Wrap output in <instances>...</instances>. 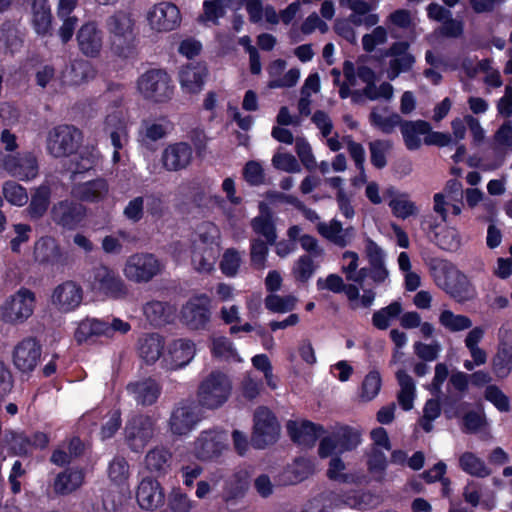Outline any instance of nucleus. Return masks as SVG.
<instances>
[{
    "mask_svg": "<svg viewBox=\"0 0 512 512\" xmlns=\"http://www.w3.org/2000/svg\"><path fill=\"white\" fill-rule=\"evenodd\" d=\"M221 232L211 222L199 225L191 238V265L199 273L214 270L221 255Z\"/></svg>",
    "mask_w": 512,
    "mask_h": 512,
    "instance_id": "nucleus-1",
    "label": "nucleus"
},
{
    "mask_svg": "<svg viewBox=\"0 0 512 512\" xmlns=\"http://www.w3.org/2000/svg\"><path fill=\"white\" fill-rule=\"evenodd\" d=\"M436 285L459 303L475 297V289L468 277L448 262H439L433 267Z\"/></svg>",
    "mask_w": 512,
    "mask_h": 512,
    "instance_id": "nucleus-2",
    "label": "nucleus"
},
{
    "mask_svg": "<svg viewBox=\"0 0 512 512\" xmlns=\"http://www.w3.org/2000/svg\"><path fill=\"white\" fill-rule=\"evenodd\" d=\"M136 90L143 99L153 103H166L174 93L170 76L161 69L141 74L136 81Z\"/></svg>",
    "mask_w": 512,
    "mask_h": 512,
    "instance_id": "nucleus-3",
    "label": "nucleus"
},
{
    "mask_svg": "<svg viewBox=\"0 0 512 512\" xmlns=\"http://www.w3.org/2000/svg\"><path fill=\"white\" fill-rule=\"evenodd\" d=\"M36 294L21 287L0 305V320L10 325H18L27 321L34 313Z\"/></svg>",
    "mask_w": 512,
    "mask_h": 512,
    "instance_id": "nucleus-4",
    "label": "nucleus"
},
{
    "mask_svg": "<svg viewBox=\"0 0 512 512\" xmlns=\"http://www.w3.org/2000/svg\"><path fill=\"white\" fill-rule=\"evenodd\" d=\"M318 290H328L333 293H344L352 310L370 308L375 300L376 293L372 289H363L360 295V287L355 283L345 284L338 274H329L326 278H319L316 282Z\"/></svg>",
    "mask_w": 512,
    "mask_h": 512,
    "instance_id": "nucleus-5",
    "label": "nucleus"
},
{
    "mask_svg": "<svg viewBox=\"0 0 512 512\" xmlns=\"http://www.w3.org/2000/svg\"><path fill=\"white\" fill-rule=\"evenodd\" d=\"M280 436V424L273 412L259 406L253 414L251 444L256 449H265L275 444Z\"/></svg>",
    "mask_w": 512,
    "mask_h": 512,
    "instance_id": "nucleus-6",
    "label": "nucleus"
},
{
    "mask_svg": "<svg viewBox=\"0 0 512 512\" xmlns=\"http://www.w3.org/2000/svg\"><path fill=\"white\" fill-rule=\"evenodd\" d=\"M163 268V263L155 255L135 253L126 259L122 272L129 281L146 283L159 275Z\"/></svg>",
    "mask_w": 512,
    "mask_h": 512,
    "instance_id": "nucleus-7",
    "label": "nucleus"
},
{
    "mask_svg": "<svg viewBox=\"0 0 512 512\" xmlns=\"http://www.w3.org/2000/svg\"><path fill=\"white\" fill-rule=\"evenodd\" d=\"M82 141V133L71 125H58L49 130L46 137L47 152L53 157H65L74 153Z\"/></svg>",
    "mask_w": 512,
    "mask_h": 512,
    "instance_id": "nucleus-8",
    "label": "nucleus"
},
{
    "mask_svg": "<svg viewBox=\"0 0 512 512\" xmlns=\"http://www.w3.org/2000/svg\"><path fill=\"white\" fill-rule=\"evenodd\" d=\"M155 425V420L148 415L134 414L129 417L124 428L129 448L134 452L142 451L155 436Z\"/></svg>",
    "mask_w": 512,
    "mask_h": 512,
    "instance_id": "nucleus-9",
    "label": "nucleus"
},
{
    "mask_svg": "<svg viewBox=\"0 0 512 512\" xmlns=\"http://www.w3.org/2000/svg\"><path fill=\"white\" fill-rule=\"evenodd\" d=\"M130 329V324L119 318H113L110 323L98 319H85L78 324L74 336L78 343H82L93 336L110 338L117 333L125 334Z\"/></svg>",
    "mask_w": 512,
    "mask_h": 512,
    "instance_id": "nucleus-10",
    "label": "nucleus"
},
{
    "mask_svg": "<svg viewBox=\"0 0 512 512\" xmlns=\"http://www.w3.org/2000/svg\"><path fill=\"white\" fill-rule=\"evenodd\" d=\"M1 166L11 177L26 182L35 179L39 171L37 158L32 152L4 154Z\"/></svg>",
    "mask_w": 512,
    "mask_h": 512,
    "instance_id": "nucleus-11",
    "label": "nucleus"
},
{
    "mask_svg": "<svg viewBox=\"0 0 512 512\" xmlns=\"http://www.w3.org/2000/svg\"><path fill=\"white\" fill-rule=\"evenodd\" d=\"M361 443V434L351 428H341L330 436L324 437L319 445L318 453L321 458L333 454H341L354 450Z\"/></svg>",
    "mask_w": 512,
    "mask_h": 512,
    "instance_id": "nucleus-12",
    "label": "nucleus"
},
{
    "mask_svg": "<svg viewBox=\"0 0 512 512\" xmlns=\"http://www.w3.org/2000/svg\"><path fill=\"white\" fill-rule=\"evenodd\" d=\"M146 19L153 31L169 32L180 25L181 14L175 4L160 2L148 10Z\"/></svg>",
    "mask_w": 512,
    "mask_h": 512,
    "instance_id": "nucleus-13",
    "label": "nucleus"
},
{
    "mask_svg": "<svg viewBox=\"0 0 512 512\" xmlns=\"http://www.w3.org/2000/svg\"><path fill=\"white\" fill-rule=\"evenodd\" d=\"M197 397L202 407L219 408L224 402V373L216 370L207 375L199 385Z\"/></svg>",
    "mask_w": 512,
    "mask_h": 512,
    "instance_id": "nucleus-14",
    "label": "nucleus"
},
{
    "mask_svg": "<svg viewBox=\"0 0 512 512\" xmlns=\"http://www.w3.org/2000/svg\"><path fill=\"white\" fill-rule=\"evenodd\" d=\"M410 45L406 41H397L385 50L383 57L390 58L386 70L387 78L395 80L401 73L410 71L415 64V57L409 51Z\"/></svg>",
    "mask_w": 512,
    "mask_h": 512,
    "instance_id": "nucleus-15",
    "label": "nucleus"
},
{
    "mask_svg": "<svg viewBox=\"0 0 512 512\" xmlns=\"http://www.w3.org/2000/svg\"><path fill=\"white\" fill-rule=\"evenodd\" d=\"M196 353L195 344L188 339H176L165 348L161 365L167 370H178L187 366Z\"/></svg>",
    "mask_w": 512,
    "mask_h": 512,
    "instance_id": "nucleus-16",
    "label": "nucleus"
},
{
    "mask_svg": "<svg viewBox=\"0 0 512 512\" xmlns=\"http://www.w3.org/2000/svg\"><path fill=\"white\" fill-rule=\"evenodd\" d=\"M82 299V288L74 281H65L53 289L50 304L60 313H69L80 306Z\"/></svg>",
    "mask_w": 512,
    "mask_h": 512,
    "instance_id": "nucleus-17",
    "label": "nucleus"
},
{
    "mask_svg": "<svg viewBox=\"0 0 512 512\" xmlns=\"http://www.w3.org/2000/svg\"><path fill=\"white\" fill-rule=\"evenodd\" d=\"M90 287L97 293L113 298H120L126 293L122 279L106 266H99L93 270Z\"/></svg>",
    "mask_w": 512,
    "mask_h": 512,
    "instance_id": "nucleus-18",
    "label": "nucleus"
},
{
    "mask_svg": "<svg viewBox=\"0 0 512 512\" xmlns=\"http://www.w3.org/2000/svg\"><path fill=\"white\" fill-rule=\"evenodd\" d=\"M210 316V300L206 296L191 298L183 305L180 312L181 322L194 330L204 328L209 322Z\"/></svg>",
    "mask_w": 512,
    "mask_h": 512,
    "instance_id": "nucleus-19",
    "label": "nucleus"
},
{
    "mask_svg": "<svg viewBox=\"0 0 512 512\" xmlns=\"http://www.w3.org/2000/svg\"><path fill=\"white\" fill-rule=\"evenodd\" d=\"M200 420L198 406L192 402H182L173 409L169 427L173 434L182 436L190 433Z\"/></svg>",
    "mask_w": 512,
    "mask_h": 512,
    "instance_id": "nucleus-20",
    "label": "nucleus"
},
{
    "mask_svg": "<svg viewBox=\"0 0 512 512\" xmlns=\"http://www.w3.org/2000/svg\"><path fill=\"white\" fill-rule=\"evenodd\" d=\"M193 154V149L187 142L170 143L162 151L161 163L165 170L178 172L190 166Z\"/></svg>",
    "mask_w": 512,
    "mask_h": 512,
    "instance_id": "nucleus-21",
    "label": "nucleus"
},
{
    "mask_svg": "<svg viewBox=\"0 0 512 512\" xmlns=\"http://www.w3.org/2000/svg\"><path fill=\"white\" fill-rule=\"evenodd\" d=\"M86 216V208L80 204L70 200H63L51 209V218L63 228L73 230L77 228Z\"/></svg>",
    "mask_w": 512,
    "mask_h": 512,
    "instance_id": "nucleus-22",
    "label": "nucleus"
},
{
    "mask_svg": "<svg viewBox=\"0 0 512 512\" xmlns=\"http://www.w3.org/2000/svg\"><path fill=\"white\" fill-rule=\"evenodd\" d=\"M128 113L122 108H112L106 115L104 130L109 134L114 148L121 149L128 141Z\"/></svg>",
    "mask_w": 512,
    "mask_h": 512,
    "instance_id": "nucleus-23",
    "label": "nucleus"
},
{
    "mask_svg": "<svg viewBox=\"0 0 512 512\" xmlns=\"http://www.w3.org/2000/svg\"><path fill=\"white\" fill-rule=\"evenodd\" d=\"M136 500L142 509L156 510L164 504V489L156 479L145 477L137 486Z\"/></svg>",
    "mask_w": 512,
    "mask_h": 512,
    "instance_id": "nucleus-24",
    "label": "nucleus"
},
{
    "mask_svg": "<svg viewBox=\"0 0 512 512\" xmlns=\"http://www.w3.org/2000/svg\"><path fill=\"white\" fill-rule=\"evenodd\" d=\"M224 448V434L221 430L201 432L194 442L193 454L200 460H208L220 455Z\"/></svg>",
    "mask_w": 512,
    "mask_h": 512,
    "instance_id": "nucleus-25",
    "label": "nucleus"
},
{
    "mask_svg": "<svg viewBox=\"0 0 512 512\" xmlns=\"http://www.w3.org/2000/svg\"><path fill=\"white\" fill-rule=\"evenodd\" d=\"M41 348L34 338L20 341L13 351V363L22 372L32 371L38 364Z\"/></svg>",
    "mask_w": 512,
    "mask_h": 512,
    "instance_id": "nucleus-26",
    "label": "nucleus"
},
{
    "mask_svg": "<svg viewBox=\"0 0 512 512\" xmlns=\"http://www.w3.org/2000/svg\"><path fill=\"white\" fill-rule=\"evenodd\" d=\"M316 228L323 238L339 248L349 246L356 236L353 226L344 228L342 223L336 219L329 222H318Z\"/></svg>",
    "mask_w": 512,
    "mask_h": 512,
    "instance_id": "nucleus-27",
    "label": "nucleus"
},
{
    "mask_svg": "<svg viewBox=\"0 0 512 512\" xmlns=\"http://www.w3.org/2000/svg\"><path fill=\"white\" fill-rule=\"evenodd\" d=\"M365 253L369 262V278L375 285L384 284L389 278V272L385 266L383 250L368 238L365 242Z\"/></svg>",
    "mask_w": 512,
    "mask_h": 512,
    "instance_id": "nucleus-28",
    "label": "nucleus"
},
{
    "mask_svg": "<svg viewBox=\"0 0 512 512\" xmlns=\"http://www.w3.org/2000/svg\"><path fill=\"white\" fill-rule=\"evenodd\" d=\"M33 257L41 265L55 266L62 262L63 254L56 239L46 236L35 242Z\"/></svg>",
    "mask_w": 512,
    "mask_h": 512,
    "instance_id": "nucleus-29",
    "label": "nucleus"
},
{
    "mask_svg": "<svg viewBox=\"0 0 512 512\" xmlns=\"http://www.w3.org/2000/svg\"><path fill=\"white\" fill-rule=\"evenodd\" d=\"M207 77V68L202 63L190 64L179 72V82L182 90L189 94L199 93Z\"/></svg>",
    "mask_w": 512,
    "mask_h": 512,
    "instance_id": "nucleus-30",
    "label": "nucleus"
},
{
    "mask_svg": "<svg viewBox=\"0 0 512 512\" xmlns=\"http://www.w3.org/2000/svg\"><path fill=\"white\" fill-rule=\"evenodd\" d=\"M287 430L291 439L304 447H312L324 432L322 426H317L309 421L302 422L301 424L289 422Z\"/></svg>",
    "mask_w": 512,
    "mask_h": 512,
    "instance_id": "nucleus-31",
    "label": "nucleus"
},
{
    "mask_svg": "<svg viewBox=\"0 0 512 512\" xmlns=\"http://www.w3.org/2000/svg\"><path fill=\"white\" fill-rule=\"evenodd\" d=\"M109 193V185L105 179L99 178L77 184L72 189V195L85 202H99Z\"/></svg>",
    "mask_w": 512,
    "mask_h": 512,
    "instance_id": "nucleus-32",
    "label": "nucleus"
},
{
    "mask_svg": "<svg viewBox=\"0 0 512 512\" xmlns=\"http://www.w3.org/2000/svg\"><path fill=\"white\" fill-rule=\"evenodd\" d=\"M400 130L405 146L408 150L414 151L421 147V136L428 134L431 130V126L424 120H403Z\"/></svg>",
    "mask_w": 512,
    "mask_h": 512,
    "instance_id": "nucleus-33",
    "label": "nucleus"
},
{
    "mask_svg": "<svg viewBox=\"0 0 512 512\" xmlns=\"http://www.w3.org/2000/svg\"><path fill=\"white\" fill-rule=\"evenodd\" d=\"M77 40L80 50L87 56H96L102 47V34L94 23L84 24L78 34Z\"/></svg>",
    "mask_w": 512,
    "mask_h": 512,
    "instance_id": "nucleus-34",
    "label": "nucleus"
},
{
    "mask_svg": "<svg viewBox=\"0 0 512 512\" xmlns=\"http://www.w3.org/2000/svg\"><path fill=\"white\" fill-rule=\"evenodd\" d=\"M134 400L141 405H152L160 395V386L153 379L131 383L127 387Z\"/></svg>",
    "mask_w": 512,
    "mask_h": 512,
    "instance_id": "nucleus-35",
    "label": "nucleus"
},
{
    "mask_svg": "<svg viewBox=\"0 0 512 512\" xmlns=\"http://www.w3.org/2000/svg\"><path fill=\"white\" fill-rule=\"evenodd\" d=\"M342 267L341 271L349 282H353L360 288L364 289V282L369 278L368 268L359 267V255L354 251H345L342 254Z\"/></svg>",
    "mask_w": 512,
    "mask_h": 512,
    "instance_id": "nucleus-36",
    "label": "nucleus"
},
{
    "mask_svg": "<svg viewBox=\"0 0 512 512\" xmlns=\"http://www.w3.org/2000/svg\"><path fill=\"white\" fill-rule=\"evenodd\" d=\"M343 74L352 86L356 85L357 78H359L365 84V87H371L375 90L378 88L376 85V73L367 65L357 64L356 66L353 62L347 60L343 63Z\"/></svg>",
    "mask_w": 512,
    "mask_h": 512,
    "instance_id": "nucleus-37",
    "label": "nucleus"
},
{
    "mask_svg": "<svg viewBox=\"0 0 512 512\" xmlns=\"http://www.w3.org/2000/svg\"><path fill=\"white\" fill-rule=\"evenodd\" d=\"M31 22L38 35L45 36L51 30L52 15L48 0H33Z\"/></svg>",
    "mask_w": 512,
    "mask_h": 512,
    "instance_id": "nucleus-38",
    "label": "nucleus"
},
{
    "mask_svg": "<svg viewBox=\"0 0 512 512\" xmlns=\"http://www.w3.org/2000/svg\"><path fill=\"white\" fill-rule=\"evenodd\" d=\"M164 352V339L159 334H148L139 340L140 357L148 364L162 359Z\"/></svg>",
    "mask_w": 512,
    "mask_h": 512,
    "instance_id": "nucleus-39",
    "label": "nucleus"
},
{
    "mask_svg": "<svg viewBox=\"0 0 512 512\" xmlns=\"http://www.w3.org/2000/svg\"><path fill=\"white\" fill-rule=\"evenodd\" d=\"M146 319L154 326H162L169 323L175 314V307L167 302L150 301L144 308Z\"/></svg>",
    "mask_w": 512,
    "mask_h": 512,
    "instance_id": "nucleus-40",
    "label": "nucleus"
},
{
    "mask_svg": "<svg viewBox=\"0 0 512 512\" xmlns=\"http://www.w3.org/2000/svg\"><path fill=\"white\" fill-rule=\"evenodd\" d=\"M458 463L460 469L472 477L486 478L492 474V470L485 461L470 451L462 453Z\"/></svg>",
    "mask_w": 512,
    "mask_h": 512,
    "instance_id": "nucleus-41",
    "label": "nucleus"
},
{
    "mask_svg": "<svg viewBox=\"0 0 512 512\" xmlns=\"http://www.w3.org/2000/svg\"><path fill=\"white\" fill-rule=\"evenodd\" d=\"M394 88L388 82H382L377 90L371 87H364L363 89L353 90L351 101L354 104H365L366 100L375 101L379 99L391 100L393 98Z\"/></svg>",
    "mask_w": 512,
    "mask_h": 512,
    "instance_id": "nucleus-42",
    "label": "nucleus"
},
{
    "mask_svg": "<svg viewBox=\"0 0 512 512\" xmlns=\"http://www.w3.org/2000/svg\"><path fill=\"white\" fill-rule=\"evenodd\" d=\"M396 378L400 386V390L397 395L398 403L403 410H411L413 408L416 395L415 383L412 377L404 370H398L396 372Z\"/></svg>",
    "mask_w": 512,
    "mask_h": 512,
    "instance_id": "nucleus-43",
    "label": "nucleus"
},
{
    "mask_svg": "<svg viewBox=\"0 0 512 512\" xmlns=\"http://www.w3.org/2000/svg\"><path fill=\"white\" fill-rule=\"evenodd\" d=\"M96 71L91 63L87 61H76L72 64L70 71H65L62 82L66 85H78L84 81L94 78Z\"/></svg>",
    "mask_w": 512,
    "mask_h": 512,
    "instance_id": "nucleus-44",
    "label": "nucleus"
},
{
    "mask_svg": "<svg viewBox=\"0 0 512 512\" xmlns=\"http://www.w3.org/2000/svg\"><path fill=\"white\" fill-rule=\"evenodd\" d=\"M96 71L91 63L87 61H76L72 64L70 71H65L62 82L66 85H78L84 81L94 78Z\"/></svg>",
    "mask_w": 512,
    "mask_h": 512,
    "instance_id": "nucleus-45",
    "label": "nucleus"
},
{
    "mask_svg": "<svg viewBox=\"0 0 512 512\" xmlns=\"http://www.w3.org/2000/svg\"><path fill=\"white\" fill-rule=\"evenodd\" d=\"M171 453L163 447H155L151 449L145 456L146 469L156 475L166 473L169 468Z\"/></svg>",
    "mask_w": 512,
    "mask_h": 512,
    "instance_id": "nucleus-46",
    "label": "nucleus"
},
{
    "mask_svg": "<svg viewBox=\"0 0 512 512\" xmlns=\"http://www.w3.org/2000/svg\"><path fill=\"white\" fill-rule=\"evenodd\" d=\"M50 197L51 189L46 184H42L34 190L27 209L31 218L39 219L46 213L50 203Z\"/></svg>",
    "mask_w": 512,
    "mask_h": 512,
    "instance_id": "nucleus-47",
    "label": "nucleus"
},
{
    "mask_svg": "<svg viewBox=\"0 0 512 512\" xmlns=\"http://www.w3.org/2000/svg\"><path fill=\"white\" fill-rule=\"evenodd\" d=\"M84 481L82 470H66L55 479L54 490L58 494H69L78 489Z\"/></svg>",
    "mask_w": 512,
    "mask_h": 512,
    "instance_id": "nucleus-48",
    "label": "nucleus"
},
{
    "mask_svg": "<svg viewBox=\"0 0 512 512\" xmlns=\"http://www.w3.org/2000/svg\"><path fill=\"white\" fill-rule=\"evenodd\" d=\"M440 325L450 333H459L473 326L472 320L463 314H455L449 309H444L439 314Z\"/></svg>",
    "mask_w": 512,
    "mask_h": 512,
    "instance_id": "nucleus-49",
    "label": "nucleus"
},
{
    "mask_svg": "<svg viewBox=\"0 0 512 512\" xmlns=\"http://www.w3.org/2000/svg\"><path fill=\"white\" fill-rule=\"evenodd\" d=\"M369 121L372 126L379 129L384 134H391L396 127H401L403 119L398 113H391L389 115H382L376 108H373Z\"/></svg>",
    "mask_w": 512,
    "mask_h": 512,
    "instance_id": "nucleus-50",
    "label": "nucleus"
},
{
    "mask_svg": "<svg viewBox=\"0 0 512 512\" xmlns=\"http://www.w3.org/2000/svg\"><path fill=\"white\" fill-rule=\"evenodd\" d=\"M167 504L172 512H191L197 506V503L179 487L171 489Z\"/></svg>",
    "mask_w": 512,
    "mask_h": 512,
    "instance_id": "nucleus-51",
    "label": "nucleus"
},
{
    "mask_svg": "<svg viewBox=\"0 0 512 512\" xmlns=\"http://www.w3.org/2000/svg\"><path fill=\"white\" fill-rule=\"evenodd\" d=\"M388 461L383 450L378 447H371L367 454L368 471L376 480H383Z\"/></svg>",
    "mask_w": 512,
    "mask_h": 512,
    "instance_id": "nucleus-52",
    "label": "nucleus"
},
{
    "mask_svg": "<svg viewBox=\"0 0 512 512\" xmlns=\"http://www.w3.org/2000/svg\"><path fill=\"white\" fill-rule=\"evenodd\" d=\"M2 193L8 203L17 207H23L29 200L26 189L15 181H6Z\"/></svg>",
    "mask_w": 512,
    "mask_h": 512,
    "instance_id": "nucleus-53",
    "label": "nucleus"
},
{
    "mask_svg": "<svg viewBox=\"0 0 512 512\" xmlns=\"http://www.w3.org/2000/svg\"><path fill=\"white\" fill-rule=\"evenodd\" d=\"M297 301L294 295L269 294L266 296L264 303L266 309L273 313H287L296 307Z\"/></svg>",
    "mask_w": 512,
    "mask_h": 512,
    "instance_id": "nucleus-54",
    "label": "nucleus"
},
{
    "mask_svg": "<svg viewBox=\"0 0 512 512\" xmlns=\"http://www.w3.org/2000/svg\"><path fill=\"white\" fill-rule=\"evenodd\" d=\"M389 207L392 210L394 216L406 219L410 216L416 215L418 209L414 202L409 199V196L405 193L398 194L392 198L389 202Z\"/></svg>",
    "mask_w": 512,
    "mask_h": 512,
    "instance_id": "nucleus-55",
    "label": "nucleus"
},
{
    "mask_svg": "<svg viewBox=\"0 0 512 512\" xmlns=\"http://www.w3.org/2000/svg\"><path fill=\"white\" fill-rule=\"evenodd\" d=\"M224 16L223 0H206L203 3V13L199 20L201 23L212 26L219 23V19Z\"/></svg>",
    "mask_w": 512,
    "mask_h": 512,
    "instance_id": "nucleus-56",
    "label": "nucleus"
},
{
    "mask_svg": "<svg viewBox=\"0 0 512 512\" xmlns=\"http://www.w3.org/2000/svg\"><path fill=\"white\" fill-rule=\"evenodd\" d=\"M109 30L117 37L129 39L132 35L133 21L127 13H117L112 16L108 23Z\"/></svg>",
    "mask_w": 512,
    "mask_h": 512,
    "instance_id": "nucleus-57",
    "label": "nucleus"
},
{
    "mask_svg": "<svg viewBox=\"0 0 512 512\" xmlns=\"http://www.w3.org/2000/svg\"><path fill=\"white\" fill-rule=\"evenodd\" d=\"M251 226L256 234L262 235L268 244L272 245L277 239L276 227L273 217L257 216L252 222Z\"/></svg>",
    "mask_w": 512,
    "mask_h": 512,
    "instance_id": "nucleus-58",
    "label": "nucleus"
},
{
    "mask_svg": "<svg viewBox=\"0 0 512 512\" xmlns=\"http://www.w3.org/2000/svg\"><path fill=\"white\" fill-rule=\"evenodd\" d=\"M315 471L314 464L311 460L299 458L288 468L289 481L292 484L299 483L307 479Z\"/></svg>",
    "mask_w": 512,
    "mask_h": 512,
    "instance_id": "nucleus-59",
    "label": "nucleus"
},
{
    "mask_svg": "<svg viewBox=\"0 0 512 512\" xmlns=\"http://www.w3.org/2000/svg\"><path fill=\"white\" fill-rule=\"evenodd\" d=\"M132 241L129 232L119 230L111 235H107L102 240V249L108 254H119L122 252L125 243Z\"/></svg>",
    "mask_w": 512,
    "mask_h": 512,
    "instance_id": "nucleus-60",
    "label": "nucleus"
},
{
    "mask_svg": "<svg viewBox=\"0 0 512 512\" xmlns=\"http://www.w3.org/2000/svg\"><path fill=\"white\" fill-rule=\"evenodd\" d=\"M392 143L389 140H375L369 143L370 160L377 169L387 165L386 155L391 150Z\"/></svg>",
    "mask_w": 512,
    "mask_h": 512,
    "instance_id": "nucleus-61",
    "label": "nucleus"
},
{
    "mask_svg": "<svg viewBox=\"0 0 512 512\" xmlns=\"http://www.w3.org/2000/svg\"><path fill=\"white\" fill-rule=\"evenodd\" d=\"M436 244L445 251L454 252L460 248L458 232L453 228H444L435 234Z\"/></svg>",
    "mask_w": 512,
    "mask_h": 512,
    "instance_id": "nucleus-62",
    "label": "nucleus"
},
{
    "mask_svg": "<svg viewBox=\"0 0 512 512\" xmlns=\"http://www.w3.org/2000/svg\"><path fill=\"white\" fill-rule=\"evenodd\" d=\"M110 480L118 486H123L129 477V466L125 459L114 458L108 467Z\"/></svg>",
    "mask_w": 512,
    "mask_h": 512,
    "instance_id": "nucleus-63",
    "label": "nucleus"
},
{
    "mask_svg": "<svg viewBox=\"0 0 512 512\" xmlns=\"http://www.w3.org/2000/svg\"><path fill=\"white\" fill-rule=\"evenodd\" d=\"M388 40L387 29L383 26H376L371 33L362 37V46L365 52L371 53L377 46L383 45Z\"/></svg>",
    "mask_w": 512,
    "mask_h": 512,
    "instance_id": "nucleus-64",
    "label": "nucleus"
}]
</instances>
